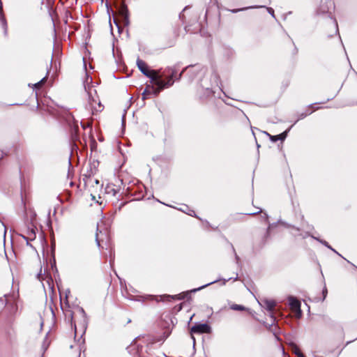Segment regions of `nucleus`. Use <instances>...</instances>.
<instances>
[{
    "mask_svg": "<svg viewBox=\"0 0 357 357\" xmlns=\"http://www.w3.org/2000/svg\"><path fill=\"white\" fill-rule=\"evenodd\" d=\"M160 298H161V300H162V301H164L165 298L167 301H169L170 298L181 300V299H183L184 298V296L182 294H178V295H175V296L164 295V296H161Z\"/></svg>",
    "mask_w": 357,
    "mask_h": 357,
    "instance_id": "7",
    "label": "nucleus"
},
{
    "mask_svg": "<svg viewBox=\"0 0 357 357\" xmlns=\"http://www.w3.org/2000/svg\"><path fill=\"white\" fill-rule=\"evenodd\" d=\"M121 15L125 17V19L127 18L128 17V10L126 8H122V9L121 10Z\"/></svg>",
    "mask_w": 357,
    "mask_h": 357,
    "instance_id": "14",
    "label": "nucleus"
},
{
    "mask_svg": "<svg viewBox=\"0 0 357 357\" xmlns=\"http://www.w3.org/2000/svg\"><path fill=\"white\" fill-rule=\"evenodd\" d=\"M168 73H171V75L169 77L167 82L162 80L161 77L158 74L157 79H154L153 81L158 88H150L149 86H147L142 93L143 99L147 98L148 96L151 93H153L155 96H157L161 89L167 88L173 84L174 81L172 80V78L176 74V70L173 68H169Z\"/></svg>",
    "mask_w": 357,
    "mask_h": 357,
    "instance_id": "1",
    "label": "nucleus"
},
{
    "mask_svg": "<svg viewBox=\"0 0 357 357\" xmlns=\"http://www.w3.org/2000/svg\"><path fill=\"white\" fill-rule=\"evenodd\" d=\"M40 329H42V328L43 326V321H40Z\"/></svg>",
    "mask_w": 357,
    "mask_h": 357,
    "instance_id": "19",
    "label": "nucleus"
},
{
    "mask_svg": "<svg viewBox=\"0 0 357 357\" xmlns=\"http://www.w3.org/2000/svg\"><path fill=\"white\" fill-rule=\"evenodd\" d=\"M287 135V130L284 131V132H282L278 135L271 137V139L273 142H275L278 139L284 140L286 138Z\"/></svg>",
    "mask_w": 357,
    "mask_h": 357,
    "instance_id": "8",
    "label": "nucleus"
},
{
    "mask_svg": "<svg viewBox=\"0 0 357 357\" xmlns=\"http://www.w3.org/2000/svg\"><path fill=\"white\" fill-rule=\"evenodd\" d=\"M219 280H215L214 281H212V282H209V283H208L206 284H204V285H203V286H202V287H199L197 289H193L192 291H197L201 290V289H204V288H205V287H208V286H209V285H211L212 284H214V283L217 282Z\"/></svg>",
    "mask_w": 357,
    "mask_h": 357,
    "instance_id": "11",
    "label": "nucleus"
},
{
    "mask_svg": "<svg viewBox=\"0 0 357 357\" xmlns=\"http://www.w3.org/2000/svg\"><path fill=\"white\" fill-rule=\"evenodd\" d=\"M96 184L98 185L100 183L98 179L95 180Z\"/></svg>",
    "mask_w": 357,
    "mask_h": 357,
    "instance_id": "21",
    "label": "nucleus"
},
{
    "mask_svg": "<svg viewBox=\"0 0 357 357\" xmlns=\"http://www.w3.org/2000/svg\"><path fill=\"white\" fill-rule=\"evenodd\" d=\"M230 308L233 310L243 311L245 310V307L241 305L233 304L230 306Z\"/></svg>",
    "mask_w": 357,
    "mask_h": 357,
    "instance_id": "9",
    "label": "nucleus"
},
{
    "mask_svg": "<svg viewBox=\"0 0 357 357\" xmlns=\"http://www.w3.org/2000/svg\"><path fill=\"white\" fill-rule=\"evenodd\" d=\"M35 237L36 234L33 229H32L31 231L29 233V236L27 237V238H29V240H33Z\"/></svg>",
    "mask_w": 357,
    "mask_h": 357,
    "instance_id": "13",
    "label": "nucleus"
},
{
    "mask_svg": "<svg viewBox=\"0 0 357 357\" xmlns=\"http://www.w3.org/2000/svg\"><path fill=\"white\" fill-rule=\"evenodd\" d=\"M137 65L141 72L148 77H150L153 82L154 79H157L158 73L153 70H149L146 63L144 61L137 59Z\"/></svg>",
    "mask_w": 357,
    "mask_h": 357,
    "instance_id": "3",
    "label": "nucleus"
},
{
    "mask_svg": "<svg viewBox=\"0 0 357 357\" xmlns=\"http://www.w3.org/2000/svg\"><path fill=\"white\" fill-rule=\"evenodd\" d=\"M190 213H189V215H193L195 214V211H190Z\"/></svg>",
    "mask_w": 357,
    "mask_h": 357,
    "instance_id": "20",
    "label": "nucleus"
},
{
    "mask_svg": "<svg viewBox=\"0 0 357 357\" xmlns=\"http://www.w3.org/2000/svg\"><path fill=\"white\" fill-rule=\"evenodd\" d=\"M294 352L295 353V354H296L298 357H304L303 354L301 353V351H300V349L297 347H295L294 349Z\"/></svg>",
    "mask_w": 357,
    "mask_h": 357,
    "instance_id": "12",
    "label": "nucleus"
},
{
    "mask_svg": "<svg viewBox=\"0 0 357 357\" xmlns=\"http://www.w3.org/2000/svg\"><path fill=\"white\" fill-rule=\"evenodd\" d=\"M250 8L251 7H248V8ZM245 9H248V8H245ZM245 10V8L239 9V10ZM238 11V10H232L233 13H236Z\"/></svg>",
    "mask_w": 357,
    "mask_h": 357,
    "instance_id": "18",
    "label": "nucleus"
},
{
    "mask_svg": "<svg viewBox=\"0 0 357 357\" xmlns=\"http://www.w3.org/2000/svg\"><path fill=\"white\" fill-rule=\"evenodd\" d=\"M1 24H2L3 29L4 30V34H5V36H7L8 27H7V23L6 22V20L3 17H2L1 20Z\"/></svg>",
    "mask_w": 357,
    "mask_h": 357,
    "instance_id": "10",
    "label": "nucleus"
},
{
    "mask_svg": "<svg viewBox=\"0 0 357 357\" xmlns=\"http://www.w3.org/2000/svg\"><path fill=\"white\" fill-rule=\"evenodd\" d=\"M210 331L211 328L206 324H197L191 328V332L193 333H208Z\"/></svg>",
    "mask_w": 357,
    "mask_h": 357,
    "instance_id": "5",
    "label": "nucleus"
},
{
    "mask_svg": "<svg viewBox=\"0 0 357 357\" xmlns=\"http://www.w3.org/2000/svg\"><path fill=\"white\" fill-rule=\"evenodd\" d=\"M229 280V279H228V280H223V284H226V282H227Z\"/></svg>",
    "mask_w": 357,
    "mask_h": 357,
    "instance_id": "22",
    "label": "nucleus"
},
{
    "mask_svg": "<svg viewBox=\"0 0 357 357\" xmlns=\"http://www.w3.org/2000/svg\"><path fill=\"white\" fill-rule=\"evenodd\" d=\"M267 9H268V13H269L271 15H272L273 16H274V10H273V8H268Z\"/></svg>",
    "mask_w": 357,
    "mask_h": 357,
    "instance_id": "17",
    "label": "nucleus"
},
{
    "mask_svg": "<svg viewBox=\"0 0 357 357\" xmlns=\"http://www.w3.org/2000/svg\"><path fill=\"white\" fill-rule=\"evenodd\" d=\"M183 72V70L179 74V77L181 76V74H182Z\"/></svg>",
    "mask_w": 357,
    "mask_h": 357,
    "instance_id": "25",
    "label": "nucleus"
},
{
    "mask_svg": "<svg viewBox=\"0 0 357 357\" xmlns=\"http://www.w3.org/2000/svg\"><path fill=\"white\" fill-rule=\"evenodd\" d=\"M91 77L87 76L84 82V89L88 94V103L91 109L92 113L100 112L102 109V105L100 103V100L97 96V91L96 89L89 85L91 82Z\"/></svg>",
    "mask_w": 357,
    "mask_h": 357,
    "instance_id": "2",
    "label": "nucleus"
},
{
    "mask_svg": "<svg viewBox=\"0 0 357 357\" xmlns=\"http://www.w3.org/2000/svg\"><path fill=\"white\" fill-rule=\"evenodd\" d=\"M238 280V277L236 276L235 278H234V280Z\"/></svg>",
    "mask_w": 357,
    "mask_h": 357,
    "instance_id": "24",
    "label": "nucleus"
},
{
    "mask_svg": "<svg viewBox=\"0 0 357 357\" xmlns=\"http://www.w3.org/2000/svg\"><path fill=\"white\" fill-rule=\"evenodd\" d=\"M44 79H45V78H43L41 81H40L38 83H36L35 84V86L36 87H40L41 86L42 83L43 82Z\"/></svg>",
    "mask_w": 357,
    "mask_h": 357,
    "instance_id": "16",
    "label": "nucleus"
},
{
    "mask_svg": "<svg viewBox=\"0 0 357 357\" xmlns=\"http://www.w3.org/2000/svg\"><path fill=\"white\" fill-rule=\"evenodd\" d=\"M264 306L269 312H272L275 306V302L272 300H266L264 301Z\"/></svg>",
    "mask_w": 357,
    "mask_h": 357,
    "instance_id": "6",
    "label": "nucleus"
},
{
    "mask_svg": "<svg viewBox=\"0 0 357 357\" xmlns=\"http://www.w3.org/2000/svg\"><path fill=\"white\" fill-rule=\"evenodd\" d=\"M326 292H327V289L324 290V292H323V294H324V298H325V297H326L325 294H326Z\"/></svg>",
    "mask_w": 357,
    "mask_h": 357,
    "instance_id": "23",
    "label": "nucleus"
},
{
    "mask_svg": "<svg viewBox=\"0 0 357 357\" xmlns=\"http://www.w3.org/2000/svg\"><path fill=\"white\" fill-rule=\"evenodd\" d=\"M96 241L98 246L100 247V241L98 239V231L96 232Z\"/></svg>",
    "mask_w": 357,
    "mask_h": 357,
    "instance_id": "15",
    "label": "nucleus"
},
{
    "mask_svg": "<svg viewBox=\"0 0 357 357\" xmlns=\"http://www.w3.org/2000/svg\"><path fill=\"white\" fill-rule=\"evenodd\" d=\"M288 301L291 310L294 312L295 316L297 318H300L302 315L300 301L293 296L289 297Z\"/></svg>",
    "mask_w": 357,
    "mask_h": 357,
    "instance_id": "4",
    "label": "nucleus"
}]
</instances>
